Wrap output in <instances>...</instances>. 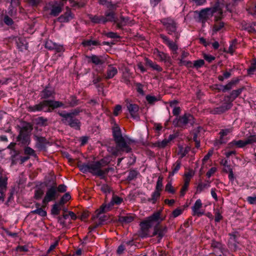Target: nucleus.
Masks as SVG:
<instances>
[{"label": "nucleus", "mask_w": 256, "mask_h": 256, "mask_svg": "<svg viewBox=\"0 0 256 256\" xmlns=\"http://www.w3.org/2000/svg\"><path fill=\"white\" fill-rule=\"evenodd\" d=\"M232 70H230L229 72H224L222 76H218V79L220 81H223L224 79H226L229 78L231 76Z\"/></svg>", "instance_id": "48"}, {"label": "nucleus", "mask_w": 256, "mask_h": 256, "mask_svg": "<svg viewBox=\"0 0 256 256\" xmlns=\"http://www.w3.org/2000/svg\"><path fill=\"white\" fill-rule=\"evenodd\" d=\"M112 206V203H109L108 204H102L99 209H98L96 211V216L97 218H99V220H100V222L98 223L96 222V224L92 226H90L88 228V229L90 230V232H92V230H94V228H97L98 226L101 224L105 220L104 219H102V217L100 216L101 214L103 213H105L108 211H109L111 208Z\"/></svg>", "instance_id": "9"}, {"label": "nucleus", "mask_w": 256, "mask_h": 256, "mask_svg": "<svg viewBox=\"0 0 256 256\" xmlns=\"http://www.w3.org/2000/svg\"><path fill=\"white\" fill-rule=\"evenodd\" d=\"M104 35L108 38H120V36L116 32H106Z\"/></svg>", "instance_id": "51"}, {"label": "nucleus", "mask_w": 256, "mask_h": 256, "mask_svg": "<svg viewBox=\"0 0 256 256\" xmlns=\"http://www.w3.org/2000/svg\"><path fill=\"white\" fill-rule=\"evenodd\" d=\"M43 194V190L39 188L35 191L34 198L36 200H39L42 198Z\"/></svg>", "instance_id": "54"}, {"label": "nucleus", "mask_w": 256, "mask_h": 256, "mask_svg": "<svg viewBox=\"0 0 256 256\" xmlns=\"http://www.w3.org/2000/svg\"><path fill=\"white\" fill-rule=\"evenodd\" d=\"M202 207V202L200 199H198L195 202L194 205L192 208V215L197 216H202L204 214V212L200 210V208Z\"/></svg>", "instance_id": "22"}, {"label": "nucleus", "mask_w": 256, "mask_h": 256, "mask_svg": "<svg viewBox=\"0 0 256 256\" xmlns=\"http://www.w3.org/2000/svg\"><path fill=\"white\" fill-rule=\"evenodd\" d=\"M122 202V199L119 196H113L112 198L110 203L112 204V206L114 204H119Z\"/></svg>", "instance_id": "49"}, {"label": "nucleus", "mask_w": 256, "mask_h": 256, "mask_svg": "<svg viewBox=\"0 0 256 256\" xmlns=\"http://www.w3.org/2000/svg\"><path fill=\"white\" fill-rule=\"evenodd\" d=\"M55 94L54 90L53 88L46 87L40 93V96L43 98H54Z\"/></svg>", "instance_id": "24"}, {"label": "nucleus", "mask_w": 256, "mask_h": 256, "mask_svg": "<svg viewBox=\"0 0 256 256\" xmlns=\"http://www.w3.org/2000/svg\"><path fill=\"white\" fill-rule=\"evenodd\" d=\"M102 160L94 162L88 166V170L93 174L100 176L101 178H104L105 174H108L109 170L105 168L102 169Z\"/></svg>", "instance_id": "7"}, {"label": "nucleus", "mask_w": 256, "mask_h": 256, "mask_svg": "<svg viewBox=\"0 0 256 256\" xmlns=\"http://www.w3.org/2000/svg\"><path fill=\"white\" fill-rule=\"evenodd\" d=\"M183 210L182 209L178 208L175 209L172 213L174 218H176L181 214Z\"/></svg>", "instance_id": "55"}, {"label": "nucleus", "mask_w": 256, "mask_h": 256, "mask_svg": "<svg viewBox=\"0 0 256 256\" xmlns=\"http://www.w3.org/2000/svg\"><path fill=\"white\" fill-rule=\"evenodd\" d=\"M118 73V70L116 68L111 65H109L108 67L105 78L106 79H110L114 78Z\"/></svg>", "instance_id": "25"}, {"label": "nucleus", "mask_w": 256, "mask_h": 256, "mask_svg": "<svg viewBox=\"0 0 256 256\" xmlns=\"http://www.w3.org/2000/svg\"><path fill=\"white\" fill-rule=\"evenodd\" d=\"M165 190L170 194H174L176 192V190L172 186L170 182H168L166 186Z\"/></svg>", "instance_id": "46"}, {"label": "nucleus", "mask_w": 256, "mask_h": 256, "mask_svg": "<svg viewBox=\"0 0 256 256\" xmlns=\"http://www.w3.org/2000/svg\"><path fill=\"white\" fill-rule=\"evenodd\" d=\"M161 212L162 210L154 212L152 216H148L146 220L140 223L142 230L144 234L146 235V232L153 226L154 222L159 224L160 222L163 220V218L160 217Z\"/></svg>", "instance_id": "5"}, {"label": "nucleus", "mask_w": 256, "mask_h": 256, "mask_svg": "<svg viewBox=\"0 0 256 256\" xmlns=\"http://www.w3.org/2000/svg\"><path fill=\"white\" fill-rule=\"evenodd\" d=\"M253 138L254 137L252 136V135H250L245 140H234L229 144L231 146H236L238 148H242L248 144L254 143V140Z\"/></svg>", "instance_id": "14"}, {"label": "nucleus", "mask_w": 256, "mask_h": 256, "mask_svg": "<svg viewBox=\"0 0 256 256\" xmlns=\"http://www.w3.org/2000/svg\"><path fill=\"white\" fill-rule=\"evenodd\" d=\"M211 247L213 250L214 254L216 256H222V254L226 255V253L228 252L224 245L214 240L212 241Z\"/></svg>", "instance_id": "12"}, {"label": "nucleus", "mask_w": 256, "mask_h": 256, "mask_svg": "<svg viewBox=\"0 0 256 256\" xmlns=\"http://www.w3.org/2000/svg\"><path fill=\"white\" fill-rule=\"evenodd\" d=\"M160 195V192L158 191L154 190V192L152 194V198H149L148 200L149 202H152V204H155L159 198Z\"/></svg>", "instance_id": "34"}, {"label": "nucleus", "mask_w": 256, "mask_h": 256, "mask_svg": "<svg viewBox=\"0 0 256 256\" xmlns=\"http://www.w3.org/2000/svg\"><path fill=\"white\" fill-rule=\"evenodd\" d=\"M163 179H164V178L162 176H158V180L156 182L155 190L158 191L159 192H160L162 190V187H163V184H162Z\"/></svg>", "instance_id": "35"}, {"label": "nucleus", "mask_w": 256, "mask_h": 256, "mask_svg": "<svg viewBox=\"0 0 256 256\" xmlns=\"http://www.w3.org/2000/svg\"><path fill=\"white\" fill-rule=\"evenodd\" d=\"M100 190L106 194H110L112 191L110 187L108 184H103L101 186Z\"/></svg>", "instance_id": "52"}, {"label": "nucleus", "mask_w": 256, "mask_h": 256, "mask_svg": "<svg viewBox=\"0 0 256 256\" xmlns=\"http://www.w3.org/2000/svg\"><path fill=\"white\" fill-rule=\"evenodd\" d=\"M36 142V145L38 148H41L43 146L44 144L46 142V140L44 138L36 136L34 138Z\"/></svg>", "instance_id": "36"}, {"label": "nucleus", "mask_w": 256, "mask_h": 256, "mask_svg": "<svg viewBox=\"0 0 256 256\" xmlns=\"http://www.w3.org/2000/svg\"><path fill=\"white\" fill-rule=\"evenodd\" d=\"M88 58H90L92 62L96 64H102L104 63V60L101 56L92 55L90 57Z\"/></svg>", "instance_id": "33"}, {"label": "nucleus", "mask_w": 256, "mask_h": 256, "mask_svg": "<svg viewBox=\"0 0 256 256\" xmlns=\"http://www.w3.org/2000/svg\"><path fill=\"white\" fill-rule=\"evenodd\" d=\"M210 183L206 184V183L200 182L196 188V192H200L204 189L210 187Z\"/></svg>", "instance_id": "39"}, {"label": "nucleus", "mask_w": 256, "mask_h": 256, "mask_svg": "<svg viewBox=\"0 0 256 256\" xmlns=\"http://www.w3.org/2000/svg\"><path fill=\"white\" fill-rule=\"evenodd\" d=\"M56 189L55 186H51L48 189L46 196L43 199L42 203L46 204L56 199Z\"/></svg>", "instance_id": "13"}, {"label": "nucleus", "mask_w": 256, "mask_h": 256, "mask_svg": "<svg viewBox=\"0 0 256 256\" xmlns=\"http://www.w3.org/2000/svg\"><path fill=\"white\" fill-rule=\"evenodd\" d=\"M181 160L179 159L177 160L173 164L172 168V172L169 173V176H173L180 169L181 166Z\"/></svg>", "instance_id": "29"}, {"label": "nucleus", "mask_w": 256, "mask_h": 256, "mask_svg": "<svg viewBox=\"0 0 256 256\" xmlns=\"http://www.w3.org/2000/svg\"><path fill=\"white\" fill-rule=\"evenodd\" d=\"M82 44L85 47H88L91 46H98L100 44L98 41L92 40H84Z\"/></svg>", "instance_id": "37"}, {"label": "nucleus", "mask_w": 256, "mask_h": 256, "mask_svg": "<svg viewBox=\"0 0 256 256\" xmlns=\"http://www.w3.org/2000/svg\"><path fill=\"white\" fill-rule=\"evenodd\" d=\"M116 147H109L108 150L114 156H118L122 152H130L132 148L130 146L129 142H128L124 138H123L116 142Z\"/></svg>", "instance_id": "4"}, {"label": "nucleus", "mask_w": 256, "mask_h": 256, "mask_svg": "<svg viewBox=\"0 0 256 256\" xmlns=\"http://www.w3.org/2000/svg\"><path fill=\"white\" fill-rule=\"evenodd\" d=\"M134 219V216L133 214H126L119 216L118 221L122 224H126L132 222Z\"/></svg>", "instance_id": "26"}, {"label": "nucleus", "mask_w": 256, "mask_h": 256, "mask_svg": "<svg viewBox=\"0 0 256 256\" xmlns=\"http://www.w3.org/2000/svg\"><path fill=\"white\" fill-rule=\"evenodd\" d=\"M232 130V129L231 128H227L224 130H222L219 134L220 135V138L219 140H215L214 145L215 146H218L219 145L224 144L226 142V140H225L223 137L224 136H227L228 134L230 133Z\"/></svg>", "instance_id": "18"}, {"label": "nucleus", "mask_w": 256, "mask_h": 256, "mask_svg": "<svg viewBox=\"0 0 256 256\" xmlns=\"http://www.w3.org/2000/svg\"><path fill=\"white\" fill-rule=\"evenodd\" d=\"M78 113L79 112L78 110H75L70 112H59L58 114L62 118V121L64 124L77 129L79 128V122L78 120H76L74 118V116L78 115Z\"/></svg>", "instance_id": "6"}, {"label": "nucleus", "mask_w": 256, "mask_h": 256, "mask_svg": "<svg viewBox=\"0 0 256 256\" xmlns=\"http://www.w3.org/2000/svg\"><path fill=\"white\" fill-rule=\"evenodd\" d=\"M106 22L110 21L112 22L115 20V14L114 12H106V16H104Z\"/></svg>", "instance_id": "40"}, {"label": "nucleus", "mask_w": 256, "mask_h": 256, "mask_svg": "<svg viewBox=\"0 0 256 256\" xmlns=\"http://www.w3.org/2000/svg\"><path fill=\"white\" fill-rule=\"evenodd\" d=\"M256 70V58L254 60L253 63L252 64L251 66L248 69V71L249 73L254 72Z\"/></svg>", "instance_id": "64"}, {"label": "nucleus", "mask_w": 256, "mask_h": 256, "mask_svg": "<svg viewBox=\"0 0 256 256\" xmlns=\"http://www.w3.org/2000/svg\"><path fill=\"white\" fill-rule=\"evenodd\" d=\"M231 106L230 104L226 103L219 107L214 108L211 111V112L213 114H221L230 109Z\"/></svg>", "instance_id": "23"}, {"label": "nucleus", "mask_w": 256, "mask_h": 256, "mask_svg": "<svg viewBox=\"0 0 256 256\" xmlns=\"http://www.w3.org/2000/svg\"><path fill=\"white\" fill-rule=\"evenodd\" d=\"M160 22L168 34L173 35L176 40L179 39L180 32L178 30V24L173 18L170 17L164 18L160 20Z\"/></svg>", "instance_id": "2"}, {"label": "nucleus", "mask_w": 256, "mask_h": 256, "mask_svg": "<svg viewBox=\"0 0 256 256\" xmlns=\"http://www.w3.org/2000/svg\"><path fill=\"white\" fill-rule=\"evenodd\" d=\"M246 200L250 204H256V196H248Z\"/></svg>", "instance_id": "61"}, {"label": "nucleus", "mask_w": 256, "mask_h": 256, "mask_svg": "<svg viewBox=\"0 0 256 256\" xmlns=\"http://www.w3.org/2000/svg\"><path fill=\"white\" fill-rule=\"evenodd\" d=\"M62 7L57 2H56V4L52 6L50 14L52 16H56L62 12Z\"/></svg>", "instance_id": "30"}, {"label": "nucleus", "mask_w": 256, "mask_h": 256, "mask_svg": "<svg viewBox=\"0 0 256 256\" xmlns=\"http://www.w3.org/2000/svg\"><path fill=\"white\" fill-rule=\"evenodd\" d=\"M6 182L5 180L0 179V192H4L6 188Z\"/></svg>", "instance_id": "56"}, {"label": "nucleus", "mask_w": 256, "mask_h": 256, "mask_svg": "<svg viewBox=\"0 0 256 256\" xmlns=\"http://www.w3.org/2000/svg\"><path fill=\"white\" fill-rule=\"evenodd\" d=\"M194 123V119L193 116L188 113L176 117L172 121V124L174 126L182 128H186L189 126H192Z\"/></svg>", "instance_id": "3"}, {"label": "nucleus", "mask_w": 256, "mask_h": 256, "mask_svg": "<svg viewBox=\"0 0 256 256\" xmlns=\"http://www.w3.org/2000/svg\"><path fill=\"white\" fill-rule=\"evenodd\" d=\"M45 47L50 50H55L57 52H62L64 50L62 46L58 45L52 40H48L45 44Z\"/></svg>", "instance_id": "21"}, {"label": "nucleus", "mask_w": 256, "mask_h": 256, "mask_svg": "<svg viewBox=\"0 0 256 256\" xmlns=\"http://www.w3.org/2000/svg\"><path fill=\"white\" fill-rule=\"evenodd\" d=\"M4 23L8 26H11L13 24L12 20L7 16H4Z\"/></svg>", "instance_id": "60"}, {"label": "nucleus", "mask_w": 256, "mask_h": 256, "mask_svg": "<svg viewBox=\"0 0 256 256\" xmlns=\"http://www.w3.org/2000/svg\"><path fill=\"white\" fill-rule=\"evenodd\" d=\"M145 61L146 64L152 68L153 70H157L158 72L162 71V68L156 62H154L148 58L145 59Z\"/></svg>", "instance_id": "31"}, {"label": "nucleus", "mask_w": 256, "mask_h": 256, "mask_svg": "<svg viewBox=\"0 0 256 256\" xmlns=\"http://www.w3.org/2000/svg\"><path fill=\"white\" fill-rule=\"evenodd\" d=\"M71 198V196L69 193L65 194L61 198L59 202V204L62 206L65 203H66Z\"/></svg>", "instance_id": "43"}, {"label": "nucleus", "mask_w": 256, "mask_h": 256, "mask_svg": "<svg viewBox=\"0 0 256 256\" xmlns=\"http://www.w3.org/2000/svg\"><path fill=\"white\" fill-rule=\"evenodd\" d=\"M166 232V228L160 224H157L154 227L152 236L158 235L159 240L162 238Z\"/></svg>", "instance_id": "17"}, {"label": "nucleus", "mask_w": 256, "mask_h": 256, "mask_svg": "<svg viewBox=\"0 0 256 256\" xmlns=\"http://www.w3.org/2000/svg\"><path fill=\"white\" fill-rule=\"evenodd\" d=\"M28 128L26 126H24L20 128L18 136L17 137L18 141L23 144H26L29 140V136L28 132Z\"/></svg>", "instance_id": "16"}, {"label": "nucleus", "mask_w": 256, "mask_h": 256, "mask_svg": "<svg viewBox=\"0 0 256 256\" xmlns=\"http://www.w3.org/2000/svg\"><path fill=\"white\" fill-rule=\"evenodd\" d=\"M221 10L218 7L206 8L201 10L198 13L199 20L204 24L208 20L212 17L214 14Z\"/></svg>", "instance_id": "8"}, {"label": "nucleus", "mask_w": 256, "mask_h": 256, "mask_svg": "<svg viewBox=\"0 0 256 256\" xmlns=\"http://www.w3.org/2000/svg\"><path fill=\"white\" fill-rule=\"evenodd\" d=\"M154 54L162 62L170 64L171 59L168 54L156 49L154 52Z\"/></svg>", "instance_id": "19"}, {"label": "nucleus", "mask_w": 256, "mask_h": 256, "mask_svg": "<svg viewBox=\"0 0 256 256\" xmlns=\"http://www.w3.org/2000/svg\"><path fill=\"white\" fill-rule=\"evenodd\" d=\"M112 135L115 142L124 138L122 134L120 128L116 126L112 128Z\"/></svg>", "instance_id": "28"}, {"label": "nucleus", "mask_w": 256, "mask_h": 256, "mask_svg": "<svg viewBox=\"0 0 256 256\" xmlns=\"http://www.w3.org/2000/svg\"><path fill=\"white\" fill-rule=\"evenodd\" d=\"M132 24H133V22L132 20H130L128 17L121 16L120 17V22L117 23V26L118 28H121L123 26Z\"/></svg>", "instance_id": "27"}, {"label": "nucleus", "mask_w": 256, "mask_h": 256, "mask_svg": "<svg viewBox=\"0 0 256 256\" xmlns=\"http://www.w3.org/2000/svg\"><path fill=\"white\" fill-rule=\"evenodd\" d=\"M58 240H56L55 242H54L52 244L49 248L48 250V252L50 253L52 251L58 246Z\"/></svg>", "instance_id": "59"}, {"label": "nucleus", "mask_w": 256, "mask_h": 256, "mask_svg": "<svg viewBox=\"0 0 256 256\" xmlns=\"http://www.w3.org/2000/svg\"><path fill=\"white\" fill-rule=\"evenodd\" d=\"M24 153L26 154L34 156V150L30 147H26L24 149Z\"/></svg>", "instance_id": "58"}, {"label": "nucleus", "mask_w": 256, "mask_h": 256, "mask_svg": "<svg viewBox=\"0 0 256 256\" xmlns=\"http://www.w3.org/2000/svg\"><path fill=\"white\" fill-rule=\"evenodd\" d=\"M189 55V53L188 52L183 51L182 53L180 58H178V64L180 66H185L187 68H192V64L190 61H186L184 59L188 57Z\"/></svg>", "instance_id": "20"}, {"label": "nucleus", "mask_w": 256, "mask_h": 256, "mask_svg": "<svg viewBox=\"0 0 256 256\" xmlns=\"http://www.w3.org/2000/svg\"><path fill=\"white\" fill-rule=\"evenodd\" d=\"M237 42L236 40H232L230 46H229L228 49L227 51L230 54H233L236 48Z\"/></svg>", "instance_id": "42"}, {"label": "nucleus", "mask_w": 256, "mask_h": 256, "mask_svg": "<svg viewBox=\"0 0 256 256\" xmlns=\"http://www.w3.org/2000/svg\"><path fill=\"white\" fill-rule=\"evenodd\" d=\"M242 91V89H238L232 90L230 94V97L234 100L240 94Z\"/></svg>", "instance_id": "53"}, {"label": "nucleus", "mask_w": 256, "mask_h": 256, "mask_svg": "<svg viewBox=\"0 0 256 256\" xmlns=\"http://www.w3.org/2000/svg\"><path fill=\"white\" fill-rule=\"evenodd\" d=\"M92 20L94 23H105L104 16H94Z\"/></svg>", "instance_id": "44"}, {"label": "nucleus", "mask_w": 256, "mask_h": 256, "mask_svg": "<svg viewBox=\"0 0 256 256\" xmlns=\"http://www.w3.org/2000/svg\"><path fill=\"white\" fill-rule=\"evenodd\" d=\"M32 213L36 214L42 216H46V210L42 208H38L37 209L31 212Z\"/></svg>", "instance_id": "45"}, {"label": "nucleus", "mask_w": 256, "mask_h": 256, "mask_svg": "<svg viewBox=\"0 0 256 256\" xmlns=\"http://www.w3.org/2000/svg\"><path fill=\"white\" fill-rule=\"evenodd\" d=\"M73 18L70 12H66L64 15L60 16L58 18V20L60 22H67Z\"/></svg>", "instance_id": "32"}, {"label": "nucleus", "mask_w": 256, "mask_h": 256, "mask_svg": "<svg viewBox=\"0 0 256 256\" xmlns=\"http://www.w3.org/2000/svg\"><path fill=\"white\" fill-rule=\"evenodd\" d=\"M204 64V62L203 60H197L194 61V64H192V66L198 68L202 66H203Z\"/></svg>", "instance_id": "50"}, {"label": "nucleus", "mask_w": 256, "mask_h": 256, "mask_svg": "<svg viewBox=\"0 0 256 256\" xmlns=\"http://www.w3.org/2000/svg\"><path fill=\"white\" fill-rule=\"evenodd\" d=\"M167 138H164L162 141L157 142L154 144V146L160 148H164L168 144Z\"/></svg>", "instance_id": "38"}, {"label": "nucleus", "mask_w": 256, "mask_h": 256, "mask_svg": "<svg viewBox=\"0 0 256 256\" xmlns=\"http://www.w3.org/2000/svg\"><path fill=\"white\" fill-rule=\"evenodd\" d=\"M160 36L163 42L167 46L173 54H177V51L178 48L177 44L178 40H176L175 38H174V40L172 41L164 34H160Z\"/></svg>", "instance_id": "11"}, {"label": "nucleus", "mask_w": 256, "mask_h": 256, "mask_svg": "<svg viewBox=\"0 0 256 256\" xmlns=\"http://www.w3.org/2000/svg\"><path fill=\"white\" fill-rule=\"evenodd\" d=\"M125 102L126 107L131 118L134 120H139L140 118L138 113L140 110L139 106L138 104L133 103L128 99L126 100Z\"/></svg>", "instance_id": "10"}, {"label": "nucleus", "mask_w": 256, "mask_h": 256, "mask_svg": "<svg viewBox=\"0 0 256 256\" xmlns=\"http://www.w3.org/2000/svg\"><path fill=\"white\" fill-rule=\"evenodd\" d=\"M146 98L148 102V103L150 104H154L156 102H158L160 100V98H158L156 96H152L150 95H147L146 97Z\"/></svg>", "instance_id": "41"}, {"label": "nucleus", "mask_w": 256, "mask_h": 256, "mask_svg": "<svg viewBox=\"0 0 256 256\" xmlns=\"http://www.w3.org/2000/svg\"><path fill=\"white\" fill-rule=\"evenodd\" d=\"M222 12L221 10H218V14L215 16V22L213 26V32H216L221 30L224 26V22L220 21L222 18Z\"/></svg>", "instance_id": "15"}, {"label": "nucleus", "mask_w": 256, "mask_h": 256, "mask_svg": "<svg viewBox=\"0 0 256 256\" xmlns=\"http://www.w3.org/2000/svg\"><path fill=\"white\" fill-rule=\"evenodd\" d=\"M122 110V106L120 105H116L114 109L113 114L115 116H117L118 114V113Z\"/></svg>", "instance_id": "63"}, {"label": "nucleus", "mask_w": 256, "mask_h": 256, "mask_svg": "<svg viewBox=\"0 0 256 256\" xmlns=\"http://www.w3.org/2000/svg\"><path fill=\"white\" fill-rule=\"evenodd\" d=\"M216 170V168L214 167L210 168L208 172H206V176L210 178L213 174L215 173Z\"/></svg>", "instance_id": "62"}, {"label": "nucleus", "mask_w": 256, "mask_h": 256, "mask_svg": "<svg viewBox=\"0 0 256 256\" xmlns=\"http://www.w3.org/2000/svg\"><path fill=\"white\" fill-rule=\"evenodd\" d=\"M234 83L232 82H230L227 84L226 85L224 86V88L222 90V92H225L226 90H230L232 88V87L234 85Z\"/></svg>", "instance_id": "57"}, {"label": "nucleus", "mask_w": 256, "mask_h": 256, "mask_svg": "<svg viewBox=\"0 0 256 256\" xmlns=\"http://www.w3.org/2000/svg\"><path fill=\"white\" fill-rule=\"evenodd\" d=\"M60 206L59 203L54 204L52 208V214L54 215L58 214L60 210Z\"/></svg>", "instance_id": "47"}, {"label": "nucleus", "mask_w": 256, "mask_h": 256, "mask_svg": "<svg viewBox=\"0 0 256 256\" xmlns=\"http://www.w3.org/2000/svg\"><path fill=\"white\" fill-rule=\"evenodd\" d=\"M64 104L58 101L44 100L39 104L33 106H29L28 110L30 112L44 110L46 112H50L51 110L62 106Z\"/></svg>", "instance_id": "1"}]
</instances>
